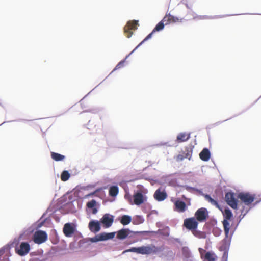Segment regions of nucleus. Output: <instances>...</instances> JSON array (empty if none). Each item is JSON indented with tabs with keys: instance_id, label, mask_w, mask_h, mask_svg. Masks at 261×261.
<instances>
[{
	"instance_id": "20",
	"label": "nucleus",
	"mask_w": 261,
	"mask_h": 261,
	"mask_svg": "<svg viewBox=\"0 0 261 261\" xmlns=\"http://www.w3.org/2000/svg\"><path fill=\"white\" fill-rule=\"evenodd\" d=\"M185 152L184 155L178 154L177 156L176 159L177 161H182L185 158H190L192 154V150L189 147H185Z\"/></svg>"
},
{
	"instance_id": "32",
	"label": "nucleus",
	"mask_w": 261,
	"mask_h": 261,
	"mask_svg": "<svg viewBox=\"0 0 261 261\" xmlns=\"http://www.w3.org/2000/svg\"><path fill=\"white\" fill-rule=\"evenodd\" d=\"M125 61V59L121 61L120 62H119V63L116 66V67L114 68V69L113 70V71L123 67L124 66Z\"/></svg>"
},
{
	"instance_id": "15",
	"label": "nucleus",
	"mask_w": 261,
	"mask_h": 261,
	"mask_svg": "<svg viewBox=\"0 0 261 261\" xmlns=\"http://www.w3.org/2000/svg\"><path fill=\"white\" fill-rule=\"evenodd\" d=\"M174 210L179 212H184L187 210V206L185 202L177 200L174 202Z\"/></svg>"
},
{
	"instance_id": "18",
	"label": "nucleus",
	"mask_w": 261,
	"mask_h": 261,
	"mask_svg": "<svg viewBox=\"0 0 261 261\" xmlns=\"http://www.w3.org/2000/svg\"><path fill=\"white\" fill-rule=\"evenodd\" d=\"M74 232V228L69 223L65 224L63 227V232L66 237H71Z\"/></svg>"
},
{
	"instance_id": "4",
	"label": "nucleus",
	"mask_w": 261,
	"mask_h": 261,
	"mask_svg": "<svg viewBox=\"0 0 261 261\" xmlns=\"http://www.w3.org/2000/svg\"><path fill=\"white\" fill-rule=\"evenodd\" d=\"M147 201L146 196H144L141 192H137L133 195V202L130 198L129 202L131 204L140 205Z\"/></svg>"
},
{
	"instance_id": "16",
	"label": "nucleus",
	"mask_w": 261,
	"mask_h": 261,
	"mask_svg": "<svg viewBox=\"0 0 261 261\" xmlns=\"http://www.w3.org/2000/svg\"><path fill=\"white\" fill-rule=\"evenodd\" d=\"M89 228L91 231L96 233L100 229V225L98 221H91L89 223Z\"/></svg>"
},
{
	"instance_id": "8",
	"label": "nucleus",
	"mask_w": 261,
	"mask_h": 261,
	"mask_svg": "<svg viewBox=\"0 0 261 261\" xmlns=\"http://www.w3.org/2000/svg\"><path fill=\"white\" fill-rule=\"evenodd\" d=\"M164 22H165L163 21V20L162 21H161L160 22H159L157 24V25L155 27V28L153 29L152 31L150 34H149L142 42H141L139 44V45L135 48V49L137 48L139 46H140L141 44H142L145 41H146V40L151 38L154 32H155L156 31H160L163 30L164 29V25H165L164 24Z\"/></svg>"
},
{
	"instance_id": "11",
	"label": "nucleus",
	"mask_w": 261,
	"mask_h": 261,
	"mask_svg": "<svg viewBox=\"0 0 261 261\" xmlns=\"http://www.w3.org/2000/svg\"><path fill=\"white\" fill-rule=\"evenodd\" d=\"M182 20V18L174 16L170 14H167L163 19V21L165 23V25L181 22Z\"/></svg>"
},
{
	"instance_id": "34",
	"label": "nucleus",
	"mask_w": 261,
	"mask_h": 261,
	"mask_svg": "<svg viewBox=\"0 0 261 261\" xmlns=\"http://www.w3.org/2000/svg\"><path fill=\"white\" fill-rule=\"evenodd\" d=\"M183 254L187 257H189V250L186 247H183L182 249Z\"/></svg>"
},
{
	"instance_id": "21",
	"label": "nucleus",
	"mask_w": 261,
	"mask_h": 261,
	"mask_svg": "<svg viewBox=\"0 0 261 261\" xmlns=\"http://www.w3.org/2000/svg\"><path fill=\"white\" fill-rule=\"evenodd\" d=\"M200 158L204 161H207L210 159V152L208 149L204 148L199 154Z\"/></svg>"
},
{
	"instance_id": "2",
	"label": "nucleus",
	"mask_w": 261,
	"mask_h": 261,
	"mask_svg": "<svg viewBox=\"0 0 261 261\" xmlns=\"http://www.w3.org/2000/svg\"><path fill=\"white\" fill-rule=\"evenodd\" d=\"M159 250V248L154 245L139 247V254L142 255L156 254Z\"/></svg>"
},
{
	"instance_id": "23",
	"label": "nucleus",
	"mask_w": 261,
	"mask_h": 261,
	"mask_svg": "<svg viewBox=\"0 0 261 261\" xmlns=\"http://www.w3.org/2000/svg\"><path fill=\"white\" fill-rule=\"evenodd\" d=\"M222 223L224 227L225 235L226 237H228L229 236V230L231 227L230 224L228 221L227 220H224L222 222Z\"/></svg>"
},
{
	"instance_id": "10",
	"label": "nucleus",
	"mask_w": 261,
	"mask_h": 261,
	"mask_svg": "<svg viewBox=\"0 0 261 261\" xmlns=\"http://www.w3.org/2000/svg\"><path fill=\"white\" fill-rule=\"evenodd\" d=\"M196 220L199 222L204 221L207 217V211L205 208L198 209L195 214Z\"/></svg>"
},
{
	"instance_id": "28",
	"label": "nucleus",
	"mask_w": 261,
	"mask_h": 261,
	"mask_svg": "<svg viewBox=\"0 0 261 261\" xmlns=\"http://www.w3.org/2000/svg\"><path fill=\"white\" fill-rule=\"evenodd\" d=\"M205 199L210 202L212 205L216 206L217 207H219V204L217 201L213 199L210 195H205L204 196Z\"/></svg>"
},
{
	"instance_id": "31",
	"label": "nucleus",
	"mask_w": 261,
	"mask_h": 261,
	"mask_svg": "<svg viewBox=\"0 0 261 261\" xmlns=\"http://www.w3.org/2000/svg\"><path fill=\"white\" fill-rule=\"evenodd\" d=\"M96 202L95 200L93 199L87 203V206L89 208H92L96 206Z\"/></svg>"
},
{
	"instance_id": "9",
	"label": "nucleus",
	"mask_w": 261,
	"mask_h": 261,
	"mask_svg": "<svg viewBox=\"0 0 261 261\" xmlns=\"http://www.w3.org/2000/svg\"><path fill=\"white\" fill-rule=\"evenodd\" d=\"M238 197L246 205L250 204L254 200V196L249 193H240Z\"/></svg>"
},
{
	"instance_id": "29",
	"label": "nucleus",
	"mask_w": 261,
	"mask_h": 261,
	"mask_svg": "<svg viewBox=\"0 0 261 261\" xmlns=\"http://www.w3.org/2000/svg\"><path fill=\"white\" fill-rule=\"evenodd\" d=\"M70 175L67 171H64L61 175V179L62 181H65L69 179Z\"/></svg>"
},
{
	"instance_id": "19",
	"label": "nucleus",
	"mask_w": 261,
	"mask_h": 261,
	"mask_svg": "<svg viewBox=\"0 0 261 261\" xmlns=\"http://www.w3.org/2000/svg\"><path fill=\"white\" fill-rule=\"evenodd\" d=\"M131 231L128 229H122L117 232V238L120 240H123L127 238L130 234Z\"/></svg>"
},
{
	"instance_id": "26",
	"label": "nucleus",
	"mask_w": 261,
	"mask_h": 261,
	"mask_svg": "<svg viewBox=\"0 0 261 261\" xmlns=\"http://www.w3.org/2000/svg\"><path fill=\"white\" fill-rule=\"evenodd\" d=\"M132 221L131 217L128 215H123L120 220V223L123 225H128Z\"/></svg>"
},
{
	"instance_id": "7",
	"label": "nucleus",
	"mask_w": 261,
	"mask_h": 261,
	"mask_svg": "<svg viewBox=\"0 0 261 261\" xmlns=\"http://www.w3.org/2000/svg\"><path fill=\"white\" fill-rule=\"evenodd\" d=\"M225 200L227 203L233 209H237L238 200L235 198L233 193L228 192L225 194Z\"/></svg>"
},
{
	"instance_id": "22",
	"label": "nucleus",
	"mask_w": 261,
	"mask_h": 261,
	"mask_svg": "<svg viewBox=\"0 0 261 261\" xmlns=\"http://www.w3.org/2000/svg\"><path fill=\"white\" fill-rule=\"evenodd\" d=\"M190 137V133H181L177 137V141L178 142H185L188 140Z\"/></svg>"
},
{
	"instance_id": "35",
	"label": "nucleus",
	"mask_w": 261,
	"mask_h": 261,
	"mask_svg": "<svg viewBox=\"0 0 261 261\" xmlns=\"http://www.w3.org/2000/svg\"><path fill=\"white\" fill-rule=\"evenodd\" d=\"M97 209H96V208H95V207H94V208H93V214H95V213H97Z\"/></svg>"
},
{
	"instance_id": "5",
	"label": "nucleus",
	"mask_w": 261,
	"mask_h": 261,
	"mask_svg": "<svg viewBox=\"0 0 261 261\" xmlns=\"http://www.w3.org/2000/svg\"><path fill=\"white\" fill-rule=\"evenodd\" d=\"M198 223L194 217L186 218L184 221V226L188 230H195L198 227Z\"/></svg>"
},
{
	"instance_id": "13",
	"label": "nucleus",
	"mask_w": 261,
	"mask_h": 261,
	"mask_svg": "<svg viewBox=\"0 0 261 261\" xmlns=\"http://www.w3.org/2000/svg\"><path fill=\"white\" fill-rule=\"evenodd\" d=\"M30 250V246L27 242H22L19 246V248L16 250V252L20 256L26 255Z\"/></svg>"
},
{
	"instance_id": "33",
	"label": "nucleus",
	"mask_w": 261,
	"mask_h": 261,
	"mask_svg": "<svg viewBox=\"0 0 261 261\" xmlns=\"http://www.w3.org/2000/svg\"><path fill=\"white\" fill-rule=\"evenodd\" d=\"M125 252H136L139 254V247H132L131 248L126 250Z\"/></svg>"
},
{
	"instance_id": "36",
	"label": "nucleus",
	"mask_w": 261,
	"mask_h": 261,
	"mask_svg": "<svg viewBox=\"0 0 261 261\" xmlns=\"http://www.w3.org/2000/svg\"><path fill=\"white\" fill-rule=\"evenodd\" d=\"M94 194V193H90L88 195V196H90V195H93Z\"/></svg>"
},
{
	"instance_id": "27",
	"label": "nucleus",
	"mask_w": 261,
	"mask_h": 261,
	"mask_svg": "<svg viewBox=\"0 0 261 261\" xmlns=\"http://www.w3.org/2000/svg\"><path fill=\"white\" fill-rule=\"evenodd\" d=\"M224 220H230L232 217V214L229 209H225L223 213Z\"/></svg>"
},
{
	"instance_id": "1",
	"label": "nucleus",
	"mask_w": 261,
	"mask_h": 261,
	"mask_svg": "<svg viewBox=\"0 0 261 261\" xmlns=\"http://www.w3.org/2000/svg\"><path fill=\"white\" fill-rule=\"evenodd\" d=\"M138 25V21L137 20L129 21L124 28V33L127 38H130L133 34V31L136 30Z\"/></svg>"
},
{
	"instance_id": "12",
	"label": "nucleus",
	"mask_w": 261,
	"mask_h": 261,
	"mask_svg": "<svg viewBox=\"0 0 261 261\" xmlns=\"http://www.w3.org/2000/svg\"><path fill=\"white\" fill-rule=\"evenodd\" d=\"M114 221L113 216L108 214H105L100 219L101 223L105 228L110 227Z\"/></svg>"
},
{
	"instance_id": "17",
	"label": "nucleus",
	"mask_w": 261,
	"mask_h": 261,
	"mask_svg": "<svg viewBox=\"0 0 261 261\" xmlns=\"http://www.w3.org/2000/svg\"><path fill=\"white\" fill-rule=\"evenodd\" d=\"M230 244V238L226 237L222 241V245L220 246L219 248V250L221 251H224L225 252L227 251L229 247Z\"/></svg>"
},
{
	"instance_id": "25",
	"label": "nucleus",
	"mask_w": 261,
	"mask_h": 261,
	"mask_svg": "<svg viewBox=\"0 0 261 261\" xmlns=\"http://www.w3.org/2000/svg\"><path fill=\"white\" fill-rule=\"evenodd\" d=\"M51 157L56 161H63L65 159L64 155L54 152H51Z\"/></svg>"
},
{
	"instance_id": "14",
	"label": "nucleus",
	"mask_w": 261,
	"mask_h": 261,
	"mask_svg": "<svg viewBox=\"0 0 261 261\" xmlns=\"http://www.w3.org/2000/svg\"><path fill=\"white\" fill-rule=\"evenodd\" d=\"M153 196L157 201H162L167 198V195L165 191L158 189L155 191Z\"/></svg>"
},
{
	"instance_id": "24",
	"label": "nucleus",
	"mask_w": 261,
	"mask_h": 261,
	"mask_svg": "<svg viewBox=\"0 0 261 261\" xmlns=\"http://www.w3.org/2000/svg\"><path fill=\"white\" fill-rule=\"evenodd\" d=\"M119 192L118 187L117 186H111L109 190V194L112 197L117 196Z\"/></svg>"
},
{
	"instance_id": "6",
	"label": "nucleus",
	"mask_w": 261,
	"mask_h": 261,
	"mask_svg": "<svg viewBox=\"0 0 261 261\" xmlns=\"http://www.w3.org/2000/svg\"><path fill=\"white\" fill-rule=\"evenodd\" d=\"M115 232L111 233H101L95 236L93 238H91L90 240L92 242H96L100 241L107 240L112 239L115 237Z\"/></svg>"
},
{
	"instance_id": "30",
	"label": "nucleus",
	"mask_w": 261,
	"mask_h": 261,
	"mask_svg": "<svg viewBox=\"0 0 261 261\" xmlns=\"http://www.w3.org/2000/svg\"><path fill=\"white\" fill-rule=\"evenodd\" d=\"M204 258L207 261H215V258L213 256V254L210 252H207L205 253Z\"/></svg>"
},
{
	"instance_id": "3",
	"label": "nucleus",
	"mask_w": 261,
	"mask_h": 261,
	"mask_svg": "<svg viewBox=\"0 0 261 261\" xmlns=\"http://www.w3.org/2000/svg\"><path fill=\"white\" fill-rule=\"evenodd\" d=\"M47 239V233L42 230H38L36 231L33 236V241L38 244H40L45 242Z\"/></svg>"
}]
</instances>
